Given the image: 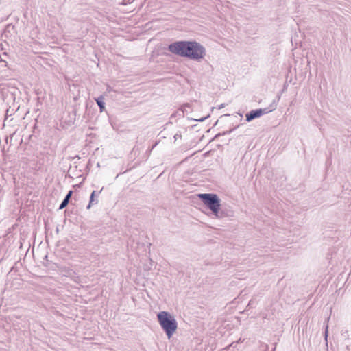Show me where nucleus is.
<instances>
[{"mask_svg": "<svg viewBox=\"0 0 351 351\" xmlns=\"http://www.w3.org/2000/svg\"><path fill=\"white\" fill-rule=\"evenodd\" d=\"M273 110H274V108L270 110H269L268 108H259L255 110H252L246 114V121H251L256 118L260 117L263 114H267L269 112H271Z\"/></svg>", "mask_w": 351, "mask_h": 351, "instance_id": "20e7f679", "label": "nucleus"}, {"mask_svg": "<svg viewBox=\"0 0 351 351\" xmlns=\"http://www.w3.org/2000/svg\"><path fill=\"white\" fill-rule=\"evenodd\" d=\"M199 197L203 201L205 205L213 212L214 215L219 218L221 216L219 215L220 209V199L216 194L212 193H203L199 194Z\"/></svg>", "mask_w": 351, "mask_h": 351, "instance_id": "7ed1b4c3", "label": "nucleus"}, {"mask_svg": "<svg viewBox=\"0 0 351 351\" xmlns=\"http://www.w3.org/2000/svg\"><path fill=\"white\" fill-rule=\"evenodd\" d=\"M328 325L326 326V329H325V339H327V337H328Z\"/></svg>", "mask_w": 351, "mask_h": 351, "instance_id": "9b49d317", "label": "nucleus"}, {"mask_svg": "<svg viewBox=\"0 0 351 351\" xmlns=\"http://www.w3.org/2000/svg\"><path fill=\"white\" fill-rule=\"evenodd\" d=\"M157 318L161 328L167 337L170 339L178 328V323L175 317L167 311H160L158 313Z\"/></svg>", "mask_w": 351, "mask_h": 351, "instance_id": "f03ea898", "label": "nucleus"}, {"mask_svg": "<svg viewBox=\"0 0 351 351\" xmlns=\"http://www.w3.org/2000/svg\"><path fill=\"white\" fill-rule=\"evenodd\" d=\"M1 62H5V60H4V58H2L1 56Z\"/></svg>", "mask_w": 351, "mask_h": 351, "instance_id": "ddd939ff", "label": "nucleus"}, {"mask_svg": "<svg viewBox=\"0 0 351 351\" xmlns=\"http://www.w3.org/2000/svg\"><path fill=\"white\" fill-rule=\"evenodd\" d=\"M168 49L172 53L197 61L206 56L205 47L196 41H177L170 44Z\"/></svg>", "mask_w": 351, "mask_h": 351, "instance_id": "f257e3e1", "label": "nucleus"}, {"mask_svg": "<svg viewBox=\"0 0 351 351\" xmlns=\"http://www.w3.org/2000/svg\"><path fill=\"white\" fill-rule=\"evenodd\" d=\"M68 203H69L68 199L67 198H64L63 199V201L62 202L59 208L60 209H63L64 207H66L67 206Z\"/></svg>", "mask_w": 351, "mask_h": 351, "instance_id": "0eeeda50", "label": "nucleus"}, {"mask_svg": "<svg viewBox=\"0 0 351 351\" xmlns=\"http://www.w3.org/2000/svg\"><path fill=\"white\" fill-rule=\"evenodd\" d=\"M174 139H175V141H177L178 138H181L182 137V135L180 133H176L175 135H174Z\"/></svg>", "mask_w": 351, "mask_h": 351, "instance_id": "1a4fd4ad", "label": "nucleus"}, {"mask_svg": "<svg viewBox=\"0 0 351 351\" xmlns=\"http://www.w3.org/2000/svg\"><path fill=\"white\" fill-rule=\"evenodd\" d=\"M187 108H190L189 104H185L182 106V110L183 112H187Z\"/></svg>", "mask_w": 351, "mask_h": 351, "instance_id": "6e6552de", "label": "nucleus"}, {"mask_svg": "<svg viewBox=\"0 0 351 351\" xmlns=\"http://www.w3.org/2000/svg\"><path fill=\"white\" fill-rule=\"evenodd\" d=\"M104 97L102 95L95 99L96 103L99 106L101 112H102L105 108V104L104 102Z\"/></svg>", "mask_w": 351, "mask_h": 351, "instance_id": "39448f33", "label": "nucleus"}, {"mask_svg": "<svg viewBox=\"0 0 351 351\" xmlns=\"http://www.w3.org/2000/svg\"><path fill=\"white\" fill-rule=\"evenodd\" d=\"M95 193H96V192H95V191H93L92 192V193H91V195H90V202H89V204H88V205L87 206V209H90V207H91V206H92V204H97V203H98V200H97V199H96L95 201V199H94V197H95Z\"/></svg>", "mask_w": 351, "mask_h": 351, "instance_id": "423d86ee", "label": "nucleus"}, {"mask_svg": "<svg viewBox=\"0 0 351 351\" xmlns=\"http://www.w3.org/2000/svg\"><path fill=\"white\" fill-rule=\"evenodd\" d=\"M208 117V116L205 117H203V118H201V119H195V120L198 121H200V122H202V121H204V120H205Z\"/></svg>", "mask_w": 351, "mask_h": 351, "instance_id": "f8f14e48", "label": "nucleus"}, {"mask_svg": "<svg viewBox=\"0 0 351 351\" xmlns=\"http://www.w3.org/2000/svg\"><path fill=\"white\" fill-rule=\"evenodd\" d=\"M72 193H73L72 191H69V193H67V195H66V197L64 198H67L68 200L69 201V199L71 198Z\"/></svg>", "mask_w": 351, "mask_h": 351, "instance_id": "9d476101", "label": "nucleus"}, {"mask_svg": "<svg viewBox=\"0 0 351 351\" xmlns=\"http://www.w3.org/2000/svg\"><path fill=\"white\" fill-rule=\"evenodd\" d=\"M3 56H7V53H6V52H4V53H3Z\"/></svg>", "mask_w": 351, "mask_h": 351, "instance_id": "4468645a", "label": "nucleus"}]
</instances>
